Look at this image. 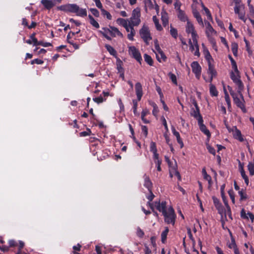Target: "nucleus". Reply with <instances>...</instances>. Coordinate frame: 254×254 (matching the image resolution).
I'll return each mask as SVG.
<instances>
[{
  "label": "nucleus",
  "instance_id": "5701e85b",
  "mask_svg": "<svg viewBox=\"0 0 254 254\" xmlns=\"http://www.w3.org/2000/svg\"><path fill=\"white\" fill-rule=\"evenodd\" d=\"M178 18L183 22L189 21L188 17L187 16L185 12L182 10L178 11Z\"/></svg>",
  "mask_w": 254,
  "mask_h": 254
},
{
  "label": "nucleus",
  "instance_id": "20e7f679",
  "mask_svg": "<svg viewBox=\"0 0 254 254\" xmlns=\"http://www.w3.org/2000/svg\"><path fill=\"white\" fill-rule=\"evenodd\" d=\"M139 34L146 45H149V41L152 39V37L148 27L144 25L140 30Z\"/></svg>",
  "mask_w": 254,
  "mask_h": 254
},
{
  "label": "nucleus",
  "instance_id": "7ed1b4c3",
  "mask_svg": "<svg viewBox=\"0 0 254 254\" xmlns=\"http://www.w3.org/2000/svg\"><path fill=\"white\" fill-rule=\"evenodd\" d=\"M230 78L233 80V81L238 86V91L239 93H241L244 89V86L243 83L240 79V73H239L238 75L234 71H231Z\"/></svg>",
  "mask_w": 254,
  "mask_h": 254
},
{
  "label": "nucleus",
  "instance_id": "b1692460",
  "mask_svg": "<svg viewBox=\"0 0 254 254\" xmlns=\"http://www.w3.org/2000/svg\"><path fill=\"white\" fill-rule=\"evenodd\" d=\"M157 61L159 63H161L162 62H166L167 60V57L164 53L163 51L159 53H155Z\"/></svg>",
  "mask_w": 254,
  "mask_h": 254
},
{
  "label": "nucleus",
  "instance_id": "c85d7f7f",
  "mask_svg": "<svg viewBox=\"0 0 254 254\" xmlns=\"http://www.w3.org/2000/svg\"><path fill=\"white\" fill-rule=\"evenodd\" d=\"M209 92L211 96H217L218 92L216 89L215 86L210 83L209 87Z\"/></svg>",
  "mask_w": 254,
  "mask_h": 254
},
{
  "label": "nucleus",
  "instance_id": "864d4df0",
  "mask_svg": "<svg viewBox=\"0 0 254 254\" xmlns=\"http://www.w3.org/2000/svg\"><path fill=\"white\" fill-rule=\"evenodd\" d=\"M106 99H104L103 98L100 96H99V97H95V98H94L93 99V100L97 103V104H100V103H102L103 101H104Z\"/></svg>",
  "mask_w": 254,
  "mask_h": 254
},
{
  "label": "nucleus",
  "instance_id": "0e129e2a",
  "mask_svg": "<svg viewBox=\"0 0 254 254\" xmlns=\"http://www.w3.org/2000/svg\"><path fill=\"white\" fill-rule=\"evenodd\" d=\"M17 247H18V251L21 252L22 249L24 247V243L22 241H19Z\"/></svg>",
  "mask_w": 254,
  "mask_h": 254
},
{
  "label": "nucleus",
  "instance_id": "13d9d810",
  "mask_svg": "<svg viewBox=\"0 0 254 254\" xmlns=\"http://www.w3.org/2000/svg\"><path fill=\"white\" fill-rule=\"evenodd\" d=\"M141 131L143 133L145 137H146L148 135V128L146 126L142 125L141 127Z\"/></svg>",
  "mask_w": 254,
  "mask_h": 254
},
{
  "label": "nucleus",
  "instance_id": "69168bd1",
  "mask_svg": "<svg viewBox=\"0 0 254 254\" xmlns=\"http://www.w3.org/2000/svg\"><path fill=\"white\" fill-rule=\"evenodd\" d=\"M117 21L118 23L120 24L123 26H126L127 24V22L126 21V20L121 18H118Z\"/></svg>",
  "mask_w": 254,
  "mask_h": 254
},
{
  "label": "nucleus",
  "instance_id": "412c9836",
  "mask_svg": "<svg viewBox=\"0 0 254 254\" xmlns=\"http://www.w3.org/2000/svg\"><path fill=\"white\" fill-rule=\"evenodd\" d=\"M233 136L236 139L239 140L240 142H243L244 140L241 131L239 130L236 127Z\"/></svg>",
  "mask_w": 254,
  "mask_h": 254
},
{
  "label": "nucleus",
  "instance_id": "423d86ee",
  "mask_svg": "<svg viewBox=\"0 0 254 254\" xmlns=\"http://www.w3.org/2000/svg\"><path fill=\"white\" fill-rule=\"evenodd\" d=\"M129 55L134 59H135L140 64L142 60L141 54L139 51L134 46H130L128 48Z\"/></svg>",
  "mask_w": 254,
  "mask_h": 254
},
{
  "label": "nucleus",
  "instance_id": "4468645a",
  "mask_svg": "<svg viewBox=\"0 0 254 254\" xmlns=\"http://www.w3.org/2000/svg\"><path fill=\"white\" fill-rule=\"evenodd\" d=\"M212 199L213 201V203L216 207V208L217 209L218 213L222 215L223 213L224 208L222 206V204L220 202L219 200L216 197L213 196Z\"/></svg>",
  "mask_w": 254,
  "mask_h": 254
},
{
  "label": "nucleus",
  "instance_id": "f3484780",
  "mask_svg": "<svg viewBox=\"0 0 254 254\" xmlns=\"http://www.w3.org/2000/svg\"><path fill=\"white\" fill-rule=\"evenodd\" d=\"M143 178L144 181L143 186L148 189L149 191H151V190H152L153 187V184L149 176L146 175V174H144Z\"/></svg>",
  "mask_w": 254,
  "mask_h": 254
},
{
  "label": "nucleus",
  "instance_id": "aec40b11",
  "mask_svg": "<svg viewBox=\"0 0 254 254\" xmlns=\"http://www.w3.org/2000/svg\"><path fill=\"white\" fill-rule=\"evenodd\" d=\"M192 14L193 16L196 18L198 24L202 27L204 26L203 22L199 12L196 9L193 10Z\"/></svg>",
  "mask_w": 254,
  "mask_h": 254
},
{
  "label": "nucleus",
  "instance_id": "09e8293b",
  "mask_svg": "<svg viewBox=\"0 0 254 254\" xmlns=\"http://www.w3.org/2000/svg\"><path fill=\"white\" fill-rule=\"evenodd\" d=\"M101 10L102 14L104 16H106L107 18L108 19L111 20L112 19V15L108 11H107L105 9H103V8H101Z\"/></svg>",
  "mask_w": 254,
  "mask_h": 254
},
{
  "label": "nucleus",
  "instance_id": "bb28decb",
  "mask_svg": "<svg viewBox=\"0 0 254 254\" xmlns=\"http://www.w3.org/2000/svg\"><path fill=\"white\" fill-rule=\"evenodd\" d=\"M169 231V229L168 227H166L165 228V230L161 233V242L163 244H165L166 242L167 237Z\"/></svg>",
  "mask_w": 254,
  "mask_h": 254
},
{
  "label": "nucleus",
  "instance_id": "338daca9",
  "mask_svg": "<svg viewBox=\"0 0 254 254\" xmlns=\"http://www.w3.org/2000/svg\"><path fill=\"white\" fill-rule=\"evenodd\" d=\"M181 3L180 1L177 0L175 3H174V7L177 10L179 11L181 9Z\"/></svg>",
  "mask_w": 254,
  "mask_h": 254
},
{
  "label": "nucleus",
  "instance_id": "dca6fc26",
  "mask_svg": "<svg viewBox=\"0 0 254 254\" xmlns=\"http://www.w3.org/2000/svg\"><path fill=\"white\" fill-rule=\"evenodd\" d=\"M171 129L173 135L176 137L177 142L180 145V148H182L184 145L179 132L176 130L175 127L173 126L172 127Z\"/></svg>",
  "mask_w": 254,
  "mask_h": 254
},
{
  "label": "nucleus",
  "instance_id": "4be33fe9",
  "mask_svg": "<svg viewBox=\"0 0 254 254\" xmlns=\"http://www.w3.org/2000/svg\"><path fill=\"white\" fill-rule=\"evenodd\" d=\"M228 58L229 59V60L231 62V64H232V68L233 69V70H234V72L239 75V71L238 69L236 62L234 60V59L232 58L231 55H229Z\"/></svg>",
  "mask_w": 254,
  "mask_h": 254
},
{
  "label": "nucleus",
  "instance_id": "6e6552de",
  "mask_svg": "<svg viewBox=\"0 0 254 254\" xmlns=\"http://www.w3.org/2000/svg\"><path fill=\"white\" fill-rule=\"evenodd\" d=\"M203 122L202 117H200L198 122L200 130L207 136L208 139H209L211 137V133L206 127L203 124Z\"/></svg>",
  "mask_w": 254,
  "mask_h": 254
},
{
  "label": "nucleus",
  "instance_id": "8fccbe9b",
  "mask_svg": "<svg viewBox=\"0 0 254 254\" xmlns=\"http://www.w3.org/2000/svg\"><path fill=\"white\" fill-rule=\"evenodd\" d=\"M150 151L152 153L157 152V149L155 142L153 141L151 142L150 146Z\"/></svg>",
  "mask_w": 254,
  "mask_h": 254
},
{
  "label": "nucleus",
  "instance_id": "5fc2aeb1",
  "mask_svg": "<svg viewBox=\"0 0 254 254\" xmlns=\"http://www.w3.org/2000/svg\"><path fill=\"white\" fill-rule=\"evenodd\" d=\"M206 148L210 153L212 154L213 155H215V149L213 147L210 146L209 144H207Z\"/></svg>",
  "mask_w": 254,
  "mask_h": 254
},
{
  "label": "nucleus",
  "instance_id": "603ef678",
  "mask_svg": "<svg viewBox=\"0 0 254 254\" xmlns=\"http://www.w3.org/2000/svg\"><path fill=\"white\" fill-rule=\"evenodd\" d=\"M136 235L140 238H142L144 235V233L140 227L137 228Z\"/></svg>",
  "mask_w": 254,
  "mask_h": 254
},
{
  "label": "nucleus",
  "instance_id": "393cba45",
  "mask_svg": "<svg viewBox=\"0 0 254 254\" xmlns=\"http://www.w3.org/2000/svg\"><path fill=\"white\" fill-rule=\"evenodd\" d=\"M234 103L236 104V105L240 108H241L243 112L245 113L246 110L244 107V105L243 103L241 102L240 99L236 97L233 99Z\"/></svg>",
  "mask_w": 254,
  "mask_h": 254
},
{
  "label": "nucleus",
  "instance_id": "1a4fd4ad",
  "mask_svg": "<svg viewBox=\"0 0 254 254\" xmlns=\"http://www.w3.org/2000/svg\"><path fill=\"white\" fill-rule=\"evenodd\" d=\"M186 31L188 34H191L192 39L198 38V35L195 31L193 24L189 21H187Z\"/></svg>",
  "mask_w": 254,
  "mask_h": 254
},
{
  "label": "nucleus",
  "instance_id": "9d476101",
  "mask_svg": "<svg viewBox=\"0 0 254 254\" xmlns=\"http://www.w3.org/2000/svg\"><path fill=\"white\" fill-rule=\"evenodd\" d=\"M208 68L207 70V73L209 74L210 76L209 80H206V81L211 83L213 78L217 75V72L214 68V65H213L211 63L208 64Z\"/></svg>",
  "mask_w": 254,
  "mask_h": 254
},
{
  "label": "nucleus",
  "instance_id": "2eb2a0df",
  "mask_svg": "<svg viewBox=\"0 0 254 254\" xmlns=\"http://www.w3.org/2000/svg\"><path fill=\"white\" fill-rule=\"evenodd\" d=\"M240 215L241 217L243 219L248 220L249 218H250L252 222H253L254 221V215L252 212L249 211L246 213L244 208L241 210Z\"/></svg>",
  "mask_w": 254,
  "mask_h": 254
},
{
  "label": "nucleus",
  "instance_id": "f704fd0d",
  "mask_svg": "<svg viewBox=\"0 0 254 254\" xmlns=\"http://www.w3.org/2000/svg\"><path fill=\"white\" fill-rule=\"evenodd\" d=\"M232 53L235 57L238 56V45L237 43L233 42L231 44Z\"/></svg>",
  "mask_w": 254,
  "mask_h": 254
},
{
  "label": "nucleus",
  "instance_id": "c03bdc74",
  "mask_svg": "<svg viewBox=\"0 0 254 254\" xmlns=\"http://www.w3.org/2000/svg\"><path fill=\"white\" fill-rule=\"evenodd\" d=\"M204 11H205V14L207 17V19L210 21L213 22V18L210 13V10L207 7H204Z\"/></svg>",
  "mask_w": 254,
  "mask_h": 254
},
{
  "label": "nucleus",
  "instance_id": "f257e3e1",
  "mask_svg": "<svg viewBox=\"0 0 254 254\" xmlns=\"http://www.w3.org/2000/svg\"><path fill=\"white\" fill-rule=\"evenodd\" d=\"M57 9L67 13H75L77 16L80 17H84L87 16L86 9L85 8H80L79 6L75 3L63 4L58 6Z\"/></svg>",
  "mask_w": 254,
  "mask_h": 254
},
{
  "label": "nucleus",
  "instance_id": "ea45409f",
  "mask_svg": "<svg viewBox=\"0 0 254 254\" xmlns=\"http://www.w3.org/2000/svg\"><path fill=\"white\" fill-rule=\"evenodd\" d=\"M144 2L146 10H147V8H149V9H152L154 8V5L151 0H144Z\"/></svg>",
  "mask_w": 254,
  "mask_h": 254
},
{
  "label": "nucleus",
  "instance_id": "7c9ffc66",
  "mask_svg": "<svg viewBox=\"0 0 254 254\" xmlns=\"http://www.w3.org/2000/svg\"><path fill=\"white\" fill-rule=\"evenodd\" d=\"M39 45H41V46H42L44 47H49V46H52V45L51 43H49V42H44L42 41H38V40H35V43L34 44V46H39Z\"/></svg>",
  "mask_w": 254,
  "mask_h": 254
},
{
  "label": "nucleus",
  "instance_id": "a19ab883",
  "mask_svg": "<svg viewBox=\"0 0 254 254\" xmlns=\"http://www.w3.org/2000/svg\"><path fill=\"white\" fill-rule=\"evenodd\" d=\"M238 193L240 196L241 201L246 200L247 198V194L243 189L239 190Z\"/></svg>",
  "mask_w": 254,
  "mask_h": 254
},
{
  "label": "nucleus",
  "instance_id": "f8f14e48",
  "mask_svg": "<svg viewBox=\"0 0 254 254\" xmlns=\"http://www.w3.org/2000/svg\"><path fill=\"white\" fill-rule=\"evenodd\" d=\"M135 91L138 101H140L143 95L142 86L140 82L135 84Z\"/></svg>",
  "mask_w": 254,
  "mask_h": 254
},
{
  "label": "nucleus",
  "instance_id": "bf43d9fd",
  "mask_svg": "<svg viewBox=\"0 0 254 254\" xmlns=\"http://www.w3.org/2000/svg\"><path fill=\"white\" fill-rule=\"evenodd\" d=\"M154 47H155V50H156V51L157 52V53H159L163 51L159 46V45L158 44L157 40H156L154 41Z\"/></svg>",
  "mask_w": 254,
  "mask_h": 254
},
{
  "label": "nucleus",
  "instance_id": "c9c22d12",
  "mask_svg": "<svg viewBox=\"0 0 254 254\" xmlns=\"http://www.w3.org/2000/svg\"><path fill=\"white\" fill-rule=\"evenodd\" d=\"M191 115L197 119L198 122L199 117H202L200 113L199 108H197L195 110H193L192 113H191Z\"/></svg>",
  "mask_w": 254,
  "mask_h": 254
},
{
  "label": "nucleus",
  "instance_id": "4d7b16f0",
  "mask_svg": "<svg viewBox=\"0 0 254 254\" xmlns=\"http://www.w3.org/2000/svg\"><path fill=\"white\" fill-rule=\"evenodd\" d=\"M91 133V131L90 129H88L87 131H84L79 133L80 136L84 137L89 135Z\"/></svg>",
  "mask_w": 254,
  "mask_h": 254
},
{
  "label": "nucleus",
  "instance_id": "72a5a7b5",
  "mask_svg": "<svg viewBox=\"0 0 254 254\" xmlns=\"http://www.w3.org/2000/svg\"><path fill=\"white\" fill-rule=\"evenodd\" d=\"M116 65L117 69L119 72H123L124 71V68L123 67V63L119 58H117V59Z\"/></svg>",
  "mask_w": 254,
  "mask_h": 254
},
{
  "label": "nucleus",
  "instance_id": "f03ea898",
  "mask_svg": "<svg viewBox=\"0 0 254 254\" xmlns=\"http://www.w3.org/2000/svg\"><path fill=\"white\" fill-rule=\"evenodd\" d=\"M163 215L164 217V220L166 223L174 225L176 216L174 210L172 207H170L168 209V211L166 210L165 213H163Z\"/></svg>",
  "mask_w": 254,
  "mask_h": 254
},
{
  "label": "nucleus",
  "instance_id": "052dcab7",
  "mask_svg": "<svg viewBox=\"0 0 254 254\" xmlns=\"http://www.w3.org/2000/svg\"><path fill=\"white\" fill-rule=\"evenodd\" d=\"M90 11L92 14L94 15L95 17H98L100 15L99 11L94 8H91L90 9Z\"/></svg>",
  "mask_w": 254,
  "mask_h": 254
},
{
  "label": "nucleus",
  "instance_id": "de8ad7c7",
  "mask_svg": "<svg viewBox=\"0 0 254 254\" xmlns=\"http://www.w3.org/2000/svg\"><path fill=\"white\" fill-rule=\"evenodd\" d=\"M8 246L9 247V249L10 248H14L18 246V242L14 240H9L8 241Z\"/></svg>",
  "mask_w": 254,
  "mask_h": 254
},
{
  "label": "nucleus",
  "instance_id": "37998d69",
  "mask_svg": "<svg viewBox=\"0 0 254 254\" xmlns=\"http://www.w3.org/2000/svg\"><path fill=\"white\" fill-rule=\"evenodd\" d=\"M248 169L249 171L251 176L254 175V164L252 162H249L248 165Z\"/></svg>",
  "mask_w": 254,
  "mask_h": 254
},
{
  "label": "nucleus",
  "instance_id": "39448f33",
  "mask_svg": "<svg viewBox=\"0 0 254 254\" xmlns=\"http://www.w3.org/2000/svg\"><path fill=\"white\" fill-rule=\"evenodd\" d=\"M140 11L139 8L133 9L130 18V24L132 26H137L140 22Z\"/></svg>",
  "mask_w": 254,
  "mask_h": 254
},
{
  "label": "nucleus",
  "instance_id": "6e6d98bb",
  "mask_svg": "<svg viewBox=\"0 0 254 254\" xmlns=\"http://www.w3.org/2000/svg\"><path fill=\"white\" fill-rule=\"evenodd\" d=\"M187 232H188V236H189L190 239L193 242V244H194L195 240H194V238L193 237L190 228H187Z\"/></svg>",
  "mask_w": 254,
  "mask_h": 254
},
{
  "label": "nucleus",
  "instance_id": "6ab92c4d",
  "mask_svg": "<svg viewBox=\"0 0 254 254\" xmlns=\"http://www.w3.org/2000/svg\"><path fill=\"white\" fill-rule=\"evenodd\" d=\"M41 3L47 10H50L55 5V3L51 0H41Z\"/></svg>",
  "mask_w": 254,
  "mask_h": 254
},
{
  "label": "nucleus",
  "instance_id": "e433bc0d",
  "mask_svg": "<svg viewBox=\"0 0 254 254\" xmlns=\"http://www.w3.org/2000/svg\"><path fill=\"white\" fill-rule=\"evenodd\" d=\"M144 58L145 62L150 66L153 64V61L150 56L147 54L144 55Z\"/></svg>",
  "mask_w": 254,
  "mask_h": 254
},
{
  "label": "nucleus",
  "instance_id": "e2e57ef3",
  "mask_svg": "<svg viewBox=\"0 0 254 254\" xmlns=\"http://www.w3.org/2000/svg\"><path fill=\"white\" fill-rule=\"evenodd\" d=\"M169 76H170V78L171 79L172 81L173 82V83L175 84H177V81L176 76L172 73H170Z\"/></svg>",
  "mask_w": 254,
  "mask_h": 254
},
{
  "label": "nucleus",
  "instance_id": "58836bf2",
  "mask_svg": "<svg viewBox=\"0 0 254 254\" xmlns=\"http://www.w3.org/2000/svg\"><path fill=\"white\" fill-rule=\"evenodd\" d=\"M152 19L157 30L160 31H161L163 28L161 25L159 24V20L157 19L156 16H153Z\"/></svg>",
  "mask_w": 254,
  "mask_h": 254
},
{
  "label": "nucleus",
  "instance_id": "473e14b6",
  "mask_svg": "<svg viewBox=\"0 0 254 254\" xmlns=\"http://www.w3.org/2000/svg\"><path fill=\"white\" fill-rule=\"evenodd\" d=\"M105 47L111 55L116 56L117 52L113 47H112L111 46L108 44H106L105 45Z\"/></svg>",
  "mask_w": 254,
  "mask_h": 254
},
{
  "label": "nucleus",
  "instance_id": "2f4dec72",
  "mask_svg": "<svg viewBox=\"0 0 254 254\" xmlns=\"http://www.w3.org/2000/svg\"><path fill=\"white\" fill-rule=\"evenodd\" d=\"M202 175L203 176L204 179L205 180H206V181H207L208 182V183H209V185H211V183H212L211 177V176L209 175H208L207 174V172H206L205 168H203L202 169Z\"/></svg>",
  "mask_w": 254,
  "mask_h": 254
},
{
  "label": "nucleus",
  "instance_id": "a878e982",
  "mask_svg": "<svg viewBox=\"0 0 254 254\" xmlns=\"http://www.w3.org/2000/svg\"><path fill=\"white\" fill-rule=\"evenodd\" d=\"M161 20L163 25L166 27L168 24V18L167 13L165 11L161 12Z\"/></svg>",
  "mask_w": 254,
  "mask_h": 254
},
{
  "label": "nucleus",
  "instance_id": "680f3d73",
  "mask_svg": "<svg viewBox=\"0 0 254 254\" xmlns=\"http://www.w3.org/2000/svg\"><path fill=\"white\" fill-rule=\"evenodd\" d=\"M225 99L226 102L228 105V108H231V100L229 95V94H225Z\"/></svg>",
  "mask_w": 254,
  "mask_h": 254
},
{
  "label": "nucleus",
  "instance_id": "cd10ccee",
  "mask_svg": "<svg viewBox=\"0 0 254 254\" xmlns=\"http://www.w3.org/2000/svg\"><path fill=\"white\" fill-rule=\"evenodd\" d=\"M192 40L195 46L194 49H195V51L194 53V55L195 56L199 57L200 56V53L199 51V46L198 44L197 38H194L192 39Z\"/></svg>",
  "mask_w": 254,
  "mask_h": 254
},
{
  "label": "nucleus",
  "instance_id": "0eeeda50",
  "mask_svg": "<svg viewBox=\"0 0 254 254\" xmlns=\"http://www.w3.org/2000/svg\"><path fill=\"white\" fill-rule=\"evenodd\" d=\"M192 72L195 74L196 78L199 79L201 73V67L196 61L193 62L191 64Z\"/></svg>",
  "mask_w": 254,
  "mask_h": 254
},
{
  "label": "nucleus",
  "instance_id": "774afa93",
  "mask_svg": "<svg viewBox=\"0 0 254 254\" xmlns=\"http://www.w3.org/2000/svg\"><path fill=\"white\" fill-rule=\"evenodd\" d=\"M0 250L3 252H7L9 250V247L5 245L0 246Z\"/></svg>",
  "mask_w": 254,
  "mask_h": 254
},
{
  "label": "nucleus",
  "instance_id": "a18cd8bd",
  "mask_svg": "<svg viewBox=\"0 0 254 254\" xmlns=\"http://www.w3.org/2000/svg\"><path fill=\"white\" fill-rule=\"evenodd\" d=\"M170 34L173 38L177 39L178 37V31L176 28L171 26Z\"/></svg>",
  "mask_w": 254,
  "mask_h": 254
},
{
  "label": "nucleus",
  "instance_id": "49530a36",
  "mask_svg": "<svg viewBox=\"0 0 254 254\" xmlns=\"http://www.w3.org/2000/svg\"><path fill=\"white\" fill-rule=\"evenodd\" d=\"M135 31L134 28H130V32L129 34H128L127 38L130 41H133V36L135 35Z\"/></svg>",
  "mask_w": 254,
  "mask_h": 254
},
{
  "label": "nucleus",
  "instance_id": "4c0bfd02",
  "mask_svg": "<svg viewBox=\"0 0 254 254\" xmlns=\"http://www.w3.org/2000/svg\"><path fill=\"white\" fill-rule=\"evenodd\" d=\"M88 18L90 20V23L94 27H95L96 28H99V23L95 20V19L93 18V17L91 15H88Z\"/></svg>",
  "mask_w": 254,
  "mask_h": 254
},
{
  "label": "nucleus",
  "instance_id": "3c124183",
  "mask_svg": "<svg viewBox=\"0 0 254 254\" xmlns=\"http://www.w3.org/2000/svg\"><path fill=\"white\" fill-rule=\"evenodd\" d=\"M238 15L240 19L243 20L245 23L246 22L247 18L245 17V13L244 11H241Z\"/></svg>",
  "mask_w": 254,
  "mask_h": 254
},
{
  "label": "nucleus",
  "instance_id": "a211bd4d",
  "mask_svg": "<svg viewBox=\"0 0 254 254\" xmlns=\"http://www.w3.org/2000/svg\"><path fill=\"white\" fill-rule=\"evenodd\" d=\"M110 34L111 36L115 37L116 36H120L121 37H123V34L119 30V29L114 26H110Z\"/></svg>",
  "mask_w": 254,
  "mask_h": 254
},
{
  "label": "nucleus",
  "instance_id": "ddd939ff",
  "mask_svg": "<svg viewBox=\"0 0 254 254\" xmlns=\"http://www.w3.org/2000/svg\"><path fill=\"white\" fill-rule=\"evenodd\" d=\"M204 23L206 26L205 33L207 37H209L210 35L216 34V31L213 29L209 22L204 20Z\"/></svg>",
  "mask_w": 254,
  "mask_h": 254
},
{
  "label": "nucleus",
  "instance_id": "9b49d317",
  "mask_svg": "<svg viewBox=\"0 0 254 254\" xmlns=\"http://www.w3.org/2000/svg\"><path fill=\"white\" fill-rule=\"evenodd\" d=\"M154 206L159 212L162 213V214L165 213V211L167 210V203L165 201H162L161 203H160V200L158 201H155Z\"/></svg>",
  "mask_w": 254,
  "mask_h": 254
},
{
  "label": "nucleus",
  "instance_id": "79ce46f5",
  "mask_svg": "<svg viewBox=\"0 0 254 254\" xmlns=\"http://www.w3.org/2000/svg\"><path fill=\"white\" fill-rule=\"evenodd\" d=\"M205 59L207 61L208 64L211 63V61H213L209 52L207 50L205 51Z\"/></svg>",
  "mask_w": 254,
  "mask_h": 254
},
{
  "label": "nucleus",
  "instance_id": "c756f323",
  "mask_svg": "<svg viewBox=\"0 0 254 254\" xmlns=\"http://www.w3.org/2000/svg\"><path fill=\"white\" fill-rule=\"evenodd\" d=\"M103 31H99V32L107 40L111 41L112 40L111 37L108 35V33H110V28H108L106 27L102 28Z\"/></svg>",
  "mask_w": 254,
  "mask_h": 254
}]
</instances>
